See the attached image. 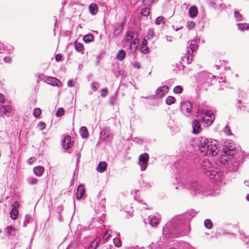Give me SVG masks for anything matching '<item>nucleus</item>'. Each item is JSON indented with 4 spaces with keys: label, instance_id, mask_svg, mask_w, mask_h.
Here are the masks:
<instances>
[{
    "label": "nucleus",
    "instance_id": "c85d7f7f",
    "mask_svg": "<svg viewBox=\"0 0 249 249\" xmlns=\"http://www.w3.org/2000/svg\"><path fill=\"white\" fill-rule=\"evenodd\" d=\"M41 110L40 108L36 107L34 109V116L36 118L38 117L41 114Z\"/></svg>",
    "mask_w": 249,
    "mask_h": 249
},
{
    "label": "nucleus",
    "instance_id": "58836bf2",
    "mask_svg": "<svg viewBox=\"0 0 249 249\" xmlns=\"http://www.w3.org/2000/svg\"><path fill=\"white\" fill-rule=\"evenodd\" d=\"M206 117L209 118H213L214 119V115L211 111H207L205 113Z\"/></svg>",
    "mask_w": 249,
    "mask_h": 249
},
{
    "label": "nucleus",
    "instance_id": "1a4fd4ad",
    "mask_svg": "<svg viewBox=\"0 0 249 249\" xmlns=\"http://www.w3.org/2000/svg\"><path fill=\"white\" fill-rule=\"evenodd\" d=\"M62 145L63 147L66 150L69 149L72 146L71 137L69 135H66L64 137Z\"/></svg>",
    "mask_w": 249,
    "mask_h": 249
},
{
    "label": "nucleus",
    "instance_id": "aec40b11",
    "mask_svg": "<svg viewBox=\"0 0 249 249\" xmlns=\"http://www.w3.org/2000/svg\"><path fill=\"white\" fill-rule=\"evenodd\" d=\"M107 166V164L105 161L100 162L97 167V170L102 173L106 170Z\"/></svg>",
    "mask_w": 249,
    "mask_h": 249
},
{
    "label": "nucleus",
    "instance_id": "bb28decb",
    "mask_svg": "<svg viewBox=\"0 0 249 249\" xmlns=\"http://www.w3.org/2000/svg\"><path fill=\"white\" fill-rule=\"evenodd\" d=\"M150 223L152 226L155 227L159 225L160 220L159 219L156 218L155 217H153L151 218Z\"/></svg>",
    "mask_w": 249,
    "mask_h": 249
},
{
    "label": "nucleus",
    "instance_id": "6ab92c4d",
    "mask_svg": "<svg viewBox=\"0 0 249 249\" xmlns=\"http://www.w3.org/2000/svg\"><path fill=\"white\" fill-rule=\"evenodd\" d=\"M125 56V52L123 50L119 51L116 55V58L119 61H123Z\"/></svg>",
    "mask_w": 249,
    "mask_h": 249
},
{
    "label": "nucleus",
    "instance_id": "c756f323",
    "mask_svg": "<svg viewBox=\"0 0 249 249\" xmlns=\"http://www.w3.org/2000/svg\"><path fill=\"white\" fill-rule=\"evenodd\" d=\"M113 242L115 246L119 248L122 246L121 240L119 238H115L113 239Z\"/></svg>",
    "mask_w": 249,
    "mask_h": 249
},
{
    "label": "nucleus",
    "instance_id": "393cba45",
    "mask_svg": "<svg viewBox=\"0 0 249 249\" xmlns=\"http://www.w3.org/2000/svg\"><path fill=\"white\" fill-rule=\"evenodd\" d=\"M75 49L79 52H81L84 50V46L82 44L77 42L75 41L74 43Z\"/></svg>",
    "mask_w": 249,
    "mask_h": 249
},
{
    "label": "nucleus",
    "instance_id": "13d9d810",
    "mask_svg": "<svg viewBox=\"0 0 249 249\" xmlns=\"http://www.w3.org/2000/svg\"><path fill=\"white\" fill-rule=\"evenodd\" d=\"M246 199L247 200L249 201V194H248L246 196Z\"/></svg>",
    "mask_w": 249,
    "mask_h": 249
},
{
    "label": "nucleus",
    "instance_id": "79ce46f5",
    "mask_svg": "<svg viewBox=\"0 0 249 249\" xmlns=\"http://www.w3.org/2000/svg\"><path fill=\"white\" fill-rule=\"evenodd\" d=\"M107 93H108V90H107V88H105L102 90L101 93V95L102 97H105L107 95Z\"/></svg>",
    "mask_w": 249,
    "mask_h": 249
},
{
    "label": "nucleus",
    "instance_id": "052dcab7",
    "mask_svg": "<svg viewBox=\"0 0 249 249\" xmlns=\"http://www.w3.org/2000/svg\"><path fill=\"white\" fill-rule=\"evenodd\" d=\"M215 172H213L212 173V175H214V176L215 177Z\"/></svg>",
    "mask_w": 249,
    "mask_h": 249
},
{
    "label": "nucleus",
    "instance_id": "9d476101",
    "mask_svg": "<svg viewBox=\"0 0 249 249\" xmlns=\"http://www.w3.org/2000/svg\"><path fill=\"white\" fill-rule=\"evenodd\" d=\"M224 153L229 156H232L236 153V148L232 145L226 146L223 148Z\"/></svg>",
    "mask_w": 249,
    "mask_h": 249
},
{
    "label": "nucleus",
    "instance_id": "6e6552de",
    "mask_svg": "<svg viewBox=\"0 0 249 249\" xmlns=\"http://www.w3.org/2000/svg\"><path fill=\"white\" fill-rule=\"evenodd\" d=\"M192 126L193 133L195 134H197L199 133L202 130L200 124L197 120H194L193 121Z\"/></svg>",
    "mask_w": 249,
    "mask_h": 249
},
{
    "label": "nucleus",
    "instance_id": "bf43d9fd",
    "mask_svg": "<svg viewBox=\"0 0 249 249\" xmlns=\"http://www.w3.org/2000/svg\"><path fill=\"white\" fill-rule=\"evenodd\" d=\"M146 43V40H143L142 44L145 45Z\"/></svg>",
    "mask_w": 249,
    "mask_h": 249
},
{
    "label": "nucleus",
    "instance_id": "09e8293b",
    "mask_svg": "<svg viewBox=\"0 0 249 249\" xmlns=\"http://www.w3.org/2000/svg\"><path fill=\"white\" fill-rule=\"evenodd\" d=\"M7 233L10 234L11 231L13 230H15V228L14 227L12 226H9L7 227Z\"/></svg>",
    "mask_w": 249,
    "mask_h": 249
},
{
    "label": "nucleus",
    "instance_id": "de8ad7c7",
    "mask_svg": "<svg viewBox=\"0 0 249 249\" xmlns=\"http://www.w3.org/2000/svg\"><path fill=\"white\" fill-rule=\"evenodd\" d=\"M154 35V32L152 30H149L148 32V38H152Z\"/></svg>",
    "mask_w": 249,
    "mask_h": 249
},
{
    "label": "nucleus",
    "instance_id": "49530a36",
    "mask_svg": "<svg viewBox=\"0 0 249 249\" xmlns=\"http://www.w3.org/2000/svg\"><path fill=\"white\" fill-rule=\"evenodd\" d=\"M154 0H143V4L145 5H150Z\"/></svg>",
    "mask_w": 249,
    "mask_h": 249
},
{
    "label": "nucleus",
    "instance_id": "4c0bfd02",
    "mask_svg": "<svg viewBox=\"0 0 249 249\" xmlns=\"http://www.w3.org/2000/svg\"><path fill=\"white\" fill-rule=\"evenodd\" d=\"M234 16L237 21H239L242 19V16L238 11L234 12Z\"/></svg>",
    "mask_w": 249,
    "mask_h": 249
},
{
    "label": "nucleus",
    "instance_id": "4d7b16f0",
    "mask_svg": "<svg viewBox=\"0 0 249 249\" xmlns=\"http://www.w3.org/2000/svg\"><path fill=\"white\" fill-rule=\"evenodd\" d=\"M37 179L36 178H33L32 181H31V183L32 184H36V183H37Z\"/></svg>",
    "mask_w": 249,
    "mask_h": 249
},
{
    "label": "nucleus",
    "instance_id": "a878e982",
    "mask_svg": "<svg viewBox=\"0 0 249 249\" xmlns=\"http://www.w3.org/2000/svg\"><path fill=\"white\" fill-rule=\"evenodd\" d=\"M176 98L172 96H169L166 99V103L168 105H171L176 102Z\"/></svg>",
    "mask_w": 249,
    "mask_h": 249
},
{
    "label": "nucleus",
    "instance_id": "b1692460",
    "mask_svg": "<svg viewBox=\"0 0 249 249\" xmlns=\"http://www.w3.org/2000/svg\"><path fill=\"white\" fill-rule=\"evenodd\" d=\"M150 9L148 7H145L142 9L141 14L143 16L148 17L150 15Z\"/></svg>",
    "mask_w": 249,
    "mask_h": 249
},
{
    "label": "nucleus",
    "instance_id": "c9c22d12",
    "mask_svg": "<svg viewBox=\"0 0 249 249\" xmlns=\"http://www.w3.org/2000/svg\"><path fill=\"white\" fill-rule=\"evenodd\" d=\"M64 112H65V111H64V109L62 107H60L58 109V110L56 113V115L57 117L62 116L64 114Z\"/></svg>",
    "mask_w": 249,
    "mask_h": 249
},
{
    "label": "nucleus",
    "instance_id": "72a5a7b5",
    "mask_svg": "<svg viewBox=\"0 0 249 249\" xmlns=\"http://www.w3.org/2000/svg\"><path fill=\"white\" fill-rule=\"evenodd\" d=\"M101 135L103 138L106 139L109 136V131L107 129H104L101 131Z\"/></svg>",
    "mask_w": 249,
    "mask_h": 249
},
{
    "label": "nucleus",
    "instance_id": "7ed1b4c3",
    "mask_svg": "<svg viewBox=\"0 0 249 249\" xmlns=\"http://www.w3.org/2000/svg\"><path fill=\"white\" fill-rule=\"evenodd\" d=\"M217 147L216 144L210 142L209 144H207L206 148H202V153L207 155H211L212 156H215L217 154Z\"/></svg>",
    "mask_w": 249,
    "mask_h": 249
},
{
    "label": "nucleus",
    "instance_id": "ea45409f",
    "mask_svg": "<svg viewBox=\"0 0 249 249\" xmlns=\"http://www.w3.org/2000/svg\"><path fill=\"white\" fill-rule=\"evenodd\" d=\"M211 166L210 162L208 160H204L202 164V167H206V168H209Z\"/></svg>",
    "mask_w": 249,
    "mask_h": 249
},
{
    "label": "nucleus",
    "instance_id": "473e14b6",
    "mask_svg": "<svg viewBox=\"0 0 249 249\" xmlns=\"http://www.w3.org/2000/svg\"><path fill=\"white\" fill-rule=\"evenodd\" d=\"M237 25L239 29L242 31L249 29V26L246 24L239 23Z\"/></svg>",
    "mask_w": 249,
    "mask_h": 249
},
{
    "label": "nucleus",
    "instance_id": "f257e3e1",
    "mask_svg": "<svg viewBox=\"0 0 249 249\" xmlns=\"http://www.w3.org/2000/svg\"><path fill=\"white\" fill-rule=\"evenodd\" d=\"M125 43L124 45V47H128L131 53L135 52L139 44V40L137 38V34L132 31H127L126 33V37L125 38Z\"/></svg>",
    "mask_w": 249,
    "mask_h": 249
},
{
    "label": "nucleus",
    "instance_id": "0eeeda50",
    "mask_svg": "<svg viewBox=\"0 0 249 249\" xmlns=\"http://www.w3.org/2000/svg\"><path fill=\"white\" fill-rule=\"evenodd\" d=\"M45 82L48 84L54 86H60L61 85V81L54 77H48L45 80Z\"/></svg>",
    "mask_w": 249,
    "mask_h": 249
},
{
    "label": "nucleus",
    "instance_id": "2eb2a0df",
    "mask_svg": "<svg viewBox=\"0 0 249 249\" xmlns=\"http://www.w3.org/2000/svg\"><path fill=\"white\" fill-rule=\"evenodd\" d=\"M85 192L84 186L80 185L77 189L76 197L78 199L81 198Z\"/></svg>",
    "mask_w": 249,
    "mask_h": 249
},
{
    "label": "nucleus",
    "instance_id": "4be33fe9",
    "mask_svg": "<svg viewBox=\"0 0 249 249\" xmlns=\"http://www.w3.org/2000/svg\"><path fill=\"white\" fill-rule=\"evenodd\" d=\"M80 133L81 136L84 138H87L89 136V132L86 127H82L80 129Z\"/></svg>",
    "mask_w": 249,
    "mask_h": 249
},
{
    "label": "nucleus",
    "instance_id": "a18cd8bd",
    "mask_svg": "<svg viewBox=\"0 0 249 249\" xmlns=\"http://www.w3.org/2000/svg\"><path fill=\"white\" fill-rule=\"evenodd\" d=\"M99 87V85L96 82H94L91 84V88L94 90L95 91Z\"/></svg>",
    "mask_w": 249,
    "mask_h": 249
},
{
    "label": "nucleus",
    "instance_id": "f704fd0d",
    "mask_svg": "<svg viewBox=\"0 0 249 249\" xmlns=\"http://www.w3.org/2000/svg\"><path fill=\"white\" fill-rule=\"evenodd\" d=\"M182 90H183V88L181 86H177L175 87L173 89L174 93H177V94L181 93L182 92Z\"/></svg>",
    "mask_w": 249,
    "mask_h": 249
},
{
    "label": "nucleus",
    "instance_id": "20e7f679",
    "mask_svg": "<svg viewBox=\"0 0 249 249\" xmlns=\"http://www.w3.org/2000/svg\"><path fill=\"white\" fill-rule=\"evenodd\" d=\"M148 160L149 155L146 153H143L139 156V163L142 165V170L145 169Z\"/></svg>",
    "mask_w": 249,
    "mask_h": 249
},
{
    "label": "nucleus",
    "instance_id": "c03bdc74",
    "mask_svg": "<svg viewBox=\"0 0 249 249\" xmlns=\"http://www.w3.org/2000/svg\"><path fill=\"white\" fill-rule=\"evenodd\" d=\"M133 67L134 68H136L138 69H140L141 68V64L138 61H135L132 64Z\"/></svg>",
    "mask_w": 249,
    "mask_h": 249
},
{
    "label": "nucleus",
    "instance_id": "ddd939ff",
    "mask_svg": "<svg viewBox=\"0 0 249 249\" xmlns=\"http://www.w3.org/2000/svg\"><path fill=\"white\" fill-rule=\"evenodd\" d=\"M124 23L125 22H122L121 24L116 25L114 27L113 34L114 36H117L121 34L123 30Z\"/></svg>",
    "mask_w": 249,
    "mask_h": 249
},
{
    "label": "nucleus",
    "instance_id": "a19ab883",
    "mask_svg": "<svg viewBox=\"0 0 249 249\" xmlns=\"http://www.w3.org/2000/svg\"><path fill=\"white\" fill-rule=\"evenodd\" d=\"M164 18L162 16L158 17L156 19V23L159 25L163 20Z\"/></svg>",
    "mask_w": 249,
    "mask_h": 249
},
{
    "label": "nucleus",
    "instance_id": "423d86ee",
    "mask_svg": "<svg viewBox=\"0 0 249 249\" xmlns=\"http://www.w3.org/2000/svg\"><path fill=\"white\" fill-rule=\"evenodd\" d=\"M169 90V88L167 86H164L158 89L155 92V95L159 98H161L165 93H167Z\"/></svg>",
    "mask_w": 249,
    "mask_h": 249
},
{
    "label": "nucleus",
    "instance_id": "a211bd4d",
    "mask_svg": "<svg viewBox=\"0 0 249 249\" xmlns=\"http://www.w3.org/2000/svg\"><path fill=\"white\" fill-rule=\"evenodd\" d=\"M189 15L192 18L196 17L198 14V10L196 6H192L189 10Z\"/></svg>",
    "mask_w": 249,
    "mask_h": 249
},
{
    "label": "nucleus",
    "instance_id": "dca6fc26",
    "mask_svg": "<svg viewBox=\"0 0 249 249\" xmlns=\"http://www.w3.org/2000/svg\"><path fill=\"white\" fill-rule=\"evenodd\" d=\"M89 13L92 15L96 14L98 10V7L96 3H92L89 7Z\"/></svg>",
    "mask_w": 249,
    "mask_h": 249
},
{
    "label": "nucleus",
    "instance_id": "37998d69",
    "mask_svg": "<svg viewBox=\"0 0 249 249\" xmlns=\"http://www.w3.org/2000/svg\"><path fill=\"white\" fill-rule=\"evenodd\" d=\"M195 23L193 21H189L187 22L186 26L187 28L190 29L195 26Z\"/></svg>",
    "mask_w": 249,
    "mask_h": 249
},
{
    "label": "nucleus",
    "instance_id": "603ef678",
    "mask_svg": "<svg viewBox=\"0 0 249 249\" xmlns=\"http://www.w3.org/2000/svg\"><path fill=\"white\" fill-rule=\"evenodd\" d=\"M74 85V82H73V81H72L71 80H70L68 82V86H69L70 87H73Z\"/></svg>",
    "mask_w": 249,
    "mask_h": 249
},
{
    "label": "nucleus",
    "instance_id": "e433bc0d",
    "mask_svg": "<svg viewBox=\"0 0 249 249\" xmlns=\"http://www.w3.org/2000/svg\"><path fill=\"white\" fill-rule=\"evenodd\" d=\"M38 127L40 130H43L46 128V124L44 122H40L38 124Z\"/></svg>",
    "mask_w": 249,
    "mask_h": 249
},
{
    "label": "nucleus",
    "instance_id": "680f3d73",
    "mask_svg": "<svg viewBox=\"0 0 249 249\" xmlns=\"http://www.w3.org/2000/svg\"><path fill=\"white\" fill-rule=\"evenodd\" d=\"M210 4L211 5H212V6H213V5H214V3H213V2H210Z\"/></svg>",
    "mask_w": 249,
    "mask_h": 249
},
{
    "label": "nucleus",
    "instance_id": "8fccbe9b",
    "mask_svg": "<svg viewBox=\"0 0 249 249\" xmlns=\"http://www.w3.org/2000/svg\"><path fill=\"white\" fill-rule=\"evenodd\" d=\"M5 102V99L4 96L0 93V103H4Z\"/></svg>",
    "mask_w": 249,
    "mask_h": 249
},
{
    "label": "nucleus",
    "instance_id": "2f4dec72",
    "mask_svg": "<svg viewBox=\"0 0 249 249\" xmlns=\"http://www.w3.org/2000/svg\"><path fill=\"white\" fill-rule=\"evenodd\" d=\"M204 225L205 226L209 229H211L213 227V223L211 220L209 219H207L205 220Z\"/></svg>",
    "mask_w": 249,
    "mask_h": 249
},
{
    "label": "nucleus",
    "instance_id": "f8f14e48",
    "mask_svg": "<svg viewBox=\"0 0 249 249\" xmlns=\"http://www.w3.org/2000/svg\"><path fill=\"white\" fill-rule=\"evenodd\" d=\"M192 108V105L189 101H185L181 105V109L183 111H185L189 114L191 113Z\"/></svg>",
    "mask_w": 249,
    "mask_h": 249
},
{
    "label": "nucleus",
    "instance_id": "f03ea898",
    "mask_svg": "<svg viewBox=\"0 0 249 249\" xmlns=\"http://www.w3.org/2000/svg\"><path fill=\"white\" fill-rule=\"evenodd\" d=\"M196 41L194 40L188 41L187 46V56L182 58V61L184 62L183 64H189L191 63L193 57V53L197 50Z\"/></svg>",
    "mask_w": 249,
    "mask_h": 249
},
{
    "label": "nucleus",
    "instance_id": "39448f33",
    "mask_svg": "<svg viewBox=\"0 0 249 249\" xmlns=\"http://www.w3.org/2000/svg\"><path fill=\"white\" fill-rule=\"evenodd\" d=\"M210 143V142H209L206 138L200 137L197 143V146L200 152H202V148H206V147H207V144H209Z\"/></svg>",
    "mask_w": 249,
    "mask_h": 249
},
{
    "label": "nucleus",
    "instance_id": "f3484780",
    "mask_svg": "<svg viewBox=\"0 0 249 249\" xmlns=\"http://www.w3.org/2000/svg\"><path fill=\"white\" fill-rule=\"evenodd\" d=\"M44 171V168L40 166L36 167L34 169V174L38 177L41 176L43 174Z\"/></svg>",
    "mask_w": 249,
    "mask_h": 249
},
{
    "label": "nucleus",
    "instance_id": "4468645a",
    "mask_svg": "<svg viewBox=\"0 0 249 249\" xmlns=\"http://www.w3.org/2000/svg\"><path fill=\"white\" fill-rule=\"evenodd\" d=\"M18 203L17 201L15 202L14 207L12 209L10 212V217L13 220L16 219L18 216V209L15 208L16 206H18Z\"/></svg>",
    "mask_w": 249,
    "mask_h": 249
},
{
    "label": "nucleus",
    "instance_id": "6e6d98bb",
    "mask_svg": "<svg viewBox=\"0 0 249 249\" xmlns=\"http://www.w3.org/2000/svg\"><path fill=\"white\" fill-rule=\"evenodd\" d=\"M205 85H206V86L205 87H201V89H204L205 90H206L207 89V88L209 87V83H206L205 84Z\"/></svg>",
    "mask_w": 249,
    "mask_h": 249
},
{
    "label": "nucleus",
    "instance_id": "5701e85b",
    "mask_svg": "<svg viewBox=\"0 0 249 249\" xmlns=\"http://www.w3.org/2000/svg\"><path fill=\"white\" fill-rule=\"evenodd\" d=\"M201 121L202 122H205L207 125H210L213 124V118H209L206 117H203L201 119Z\"/></svg>",
    "mask_w": 249,
    "mask_h": 249
},
{
    "label": "nucleus",
    "instance_id": "cd10ccee",
    "mask_svg": "<svg viewBox=\"0 0 249 249\" xmlns=\"http://www.w3.org/2000/svg\"><path fill=\"white\" fill-rule=\"evenodd\" d=\"M111 231L110 230H107L104 235L103 239L106 241H107L111 236Z\"/></svg>",
    "mask_w": 249,
    "mask_h": 249
},
{
    "label": "nucleus",
    "instance_id": "864d4df0",
    "mask_svg": "<svg viewBox=\"0 0 249 249\" xmlns=\"http://www.w3.org/2000/svg\"><path fill=\"white\" fill-rule=\"evenodd\" d=\"M36 159L34 157H31L29 160V163L30 164H32L33 162L35 161Z\"/></svg>",
    "mask_w": 249,
    "mask_h": 249
},
{
    "label": "nucleus",
    "instance_id": "7c9ffc66",
    "mask_svg": "<svg viewBox=\"0 0 249 249\" xmlns=\"http://www.w3.org/2000/svg\"><path fill=\"white\" fill-rule=\"evenodd\" d=\"M83 40L86 42H89L93 40V36L91 35H86L84 36Z\"/></svg>",
    "mask_w": 249,
    "mask_h": 249
},
{
    "label": "nucleus",
    "instance_id": "5fc2aeb1",
    "mask_svg": "<svg viewBox=\"0 0 249 249\" xmlns=\"http://www.w3.org/2000/svg\"><path fill=\"white\" fill-rule=\"evenodd\" d=\"M242 103V102L241 101V100H239L238 101V104H237V105L239 107V108H241V107H246L244 105H241L240 106V105H241Z\"/></svg>",
    "mask_w": 249,
    "mask_h": 249
},
{
    "label": "nucleus",
    "instance_id": "412c9836",
    "mask_svg": "<svg viewBox=\"0 0 249 249\" xmlns=\"http://www.w3.org/2000/svg\"><path fill=\"white\" fill-rule=\"evenodd\" d=\"M100 242L99 239L96 238L90 244L89 247L88 249H96L98 247L99 243Z\"/></svg>",
    "mask_w": 249,
    "mask_h": 249
},
{
    "label": "nucleus",
    "instance_id": "3c124183",
    "mask_svg": "<svg viewBox=\"0 0 249 249\" xmlns=\"http://www.w3.org/2000/svg\"><path fill=\"white\" fill-rule=\"evenodd\" d=\"M62 59V55L60 54H57L55 56V60L57 61L61 60Z\"/></svg>",
    "mask_w": 249,
    "mask_h": 249
},
{
    "label": "nucleus",
    "instance_id": "9b49d317",
    "mask_svg": "<svg viewBox=\"0 0 249 249\" xmlns=\"http://www.w3.org/2000/svg\"><path fill=\"white\" fill-rule=\"evenodd\" d=\"M12 107L9 105H0V116L4 117V115L7 113H9L12 111Z\"/></svg>",
    "mask_w": 249,
    "mask_h": 249
}]
</instances>
